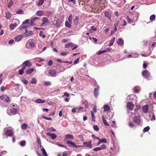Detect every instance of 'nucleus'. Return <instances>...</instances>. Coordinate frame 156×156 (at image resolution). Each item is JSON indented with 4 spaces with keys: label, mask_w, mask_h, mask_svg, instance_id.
<instances>
[{
    "label": "nucleus",
    "mask_w": 156,
    "mask_h": 156,
    "mask_svg": "<svg viewBox=\"0 0 156 156\" xmlns=\"http://www.w3.org/2000/svg\"><path fill=\"white\" fill-rule=\"evenodd\" d=\"M13 108L10 109V112L11 115H14L16 114L19 111L18 109V107L17 105H13Z\"/></svg>",
    "instance_id": "1"
},
{
    "label": "nucleus",
    "mask_w": 156,
    "mask_h": 156,
    "mask_svg": "<svg viewBox=\"0 0 156 156\" xmlns=\"http://www.w3.org/2000/svg\"><path fill=\"white\" fill-rule=\"evenodd\" d=\"M22 65L23 66V67L25 69L27 67L28 68L32 66V63L29 60H27L24 62Z\"/></svg>",
    "instance_id": "2"
},
{
    "label": "nucleus",
    "mask_w": 156,
    "mask_h": 156,
    "mask_svg": "<svg viewBox=\"0 0 156 156\" xmlns=\"http://www.w3.org/2000/svg\"><path fill=\"white\" fill-rule=\"evenodd\" d=\"M105 16L107 17L110 21L112 20V13L108 11H104L103 12Z\"/></svg>",
    "instance_id": "3"
},
{
    "label": "nucleus",
    "mask_w": 156,
    "mask_h": 156,
    "mask_svg": "<svg viewBox=\"0 0 156 156\" xmlns=\"http://www.w3.org/2000/svg\"><path fill=\"white\" fill-rule=\"evenodd\" d=\"M42 22L41 25V26H47L48 24L49 21L48 19L46 17H43L42 19Z\"/></svg>",
    "instance_id": "4"
},
{
    "label": "nucleus",
    "mask_w": 156,
    "mask_h": 156,
    "mask_svg": "<svg viewBox=\"0 0 156 156\" xmlns=\"http://www.w3.org/2000/svg\"><path fill=\"white\" fill-rule=\"evenodd\" d=\"M27 46L28 48H33L35 46V43L32 40H30L27 43Z\"/></svg>",
    "instance_id": "5"
},
{
    "label": "nucleus",
    "mask_w": 156,
    "mask_h": 156,
    "mask_svg": "<svg viewBox=\"0 0 156 156\" xmlns=\"http://www.w3.org/2000/svg\"><path fill=\"white\" fill-rule=\"evenodd\" d=\"M133 121L138 125H140V116L138 115L134 116L133 119Z\"/></svg>",
    "instance_id": "6"
},
{
    "label": "nucleus",
    "mask_w": 156,
    "mask_h": 156,
    "mask_svg": "<svg viewBox=\"0 0 156 156\" xmlns=\"http://www.w3.org/2000/svg\"><path fill=\"white\" fill-rule=\"evenodd\" d=\"M62 22L60 20H54L52 22V24L56 27H59Z\"/></svg>",
    "instance_id": "7"
},
{
    "label": "nucleus",
    "mask_w": 156,
    "mask_h": 156,
    "mask_svg": "<svg viewBox=\"0 0 156 156\" xmlns=\"http://www.w3.org/2000/svg\"><path fill=\"white\" fill-rule=\"evenodd\" d=\"M106 148V146L105 144H103L100 147H97L94 148L93 150L94 151H98L101 150L105 149Z\"/></svg>",
    "instance_id": "8"
},
{
    "label": "nucleus",
    "mask_w": 156,
    "mask_h": 156,
    "mask_svg": "<svg viewBox=\"0 0 156 156\" xmlns=\"http://www.w3.org/2000/svg\"><path fill=\"white\" fill-rule=\"evenodd\" d=\"M5 134L7 137H11L13 136V133L12 130L8 129L5 132Z\"/></svg>",
    "instance_id": "9"
},
{
    "label": "nucleus",
    "mask_w": 156,
    "mask_h": 156,
    "mask_svg": "<svg viewBox=\"0 0 156 156\" xmlns=\"http://www.w3.org/2000/svg\"><path fill=\"white\" fill-rule=\"evenodd\" d=\"M67 144L68 146L70 147L73 146L77 148L79 147V146L76 145L75 143L70 141H67Z\"/></svg>",
    "instance_id": "10"
},
{
    "label": "nucleus",
    "mask_w": 156,
    "mask_h": 156,
    "mask_svg": "<svg viewBox=\"0 0 156 156\" xmlns=\"http://www.w3.org/2000/svg\"><path fill=\"white\" fill-rule=\"evenodd\" d=\"M134 105L131 102H128L127 105V108L130 111L132 110L134 108Z\"/></svg>",
    "instance_id": "11"
},
{
    "label": "nucleus",
    "mask_w": 156,
    "mask_h": 156,
    "mask_svg": "<svg viewBox=\"0 0 156 156\" xmlns=\"http://www.w3.org/2000/svg\"><path fill=\"white\" fill-rule=\"evenodd\" d=\"M142 75L145 78L149 77L150 75V73L148 71L145 70L142 72Z\"/></svg>",
    "instance_id": "12"
},
{
    "label": "nucleus",
    "mask_w": 156,
    "mask_h": 156,
    "mask_svg": "<svg viewBox=\"0 0 156 156\" xmlns=\"http://www.w3.org/2000/svg\"><path fill=\"white\" fill-rule=\"evenodd\" d=\"M128 16H129V17H130V18H131L132 19H135V21L136 22L137 21V20L138 18V17L136 15L134 14L133 13H130L129 15H128Z\"/></svg>",
    "instance_id": "13"
},
{
    "label": "nucleus",
    "mask_w": 156,
    "mask_h": 156,
    "mask_svg": "<svg viewBox=\"0 0 156 156\" xmlns=\"http://www.w3.org/2000/svg\"><path fill=\"white\" fill-rule=\"evenodd\" d=\"M46 135L47 136H50L51 138L53 140L56 138L57 136V135L55 134L51 133H47Z\"/></svg>",
    "instance_id": "14"
},
{
    "label": "nucleus",
    "mask_w": 156,
    "mask_h": 156,
    "mask_svg": "<svg viewBox=\"0 0 156 156\" xmlns=\"http://www.w3.org/2000/svg\"><path fill=\"white\" fill-rule=\"evenodd\" d=\"M23 38L22 35H19L16 36L14 37V39L15 41L16 42H18L20 41Z\"/></svg>",
    "instance_id": "15"
},
{
    "label": "nucleus",
    "mask_w": 156,
    "mask_h": 156,
    "mask_svg": "<svg viewBox=\"0 0 156 156\" xmlns=\"http://www.w3.org/2000/svg\"><path fill=\"white\" fill-rule=\"evenodd\" d=\"M99 89V86H98L97 88H95L94 90V94L95 97L97 98L98 95V90Z\"/></svg>",
    "instance_id": "16"
},
{
    "label": "nucleus",
    "mask_w": 156,
    "mask_h": 156,
    "mask_svg": "<svg viewBox=\"0 0 156 156\" xmlns=\"http://www.w3.org/2000/svg\"><path fill=\"white\" fill-rule=\"evenodd\" d=\"M48 73L51 76H55L56 74V72L53 70H50L49 71Z\"/></svg>",
    "instance_id": "17"
},
{
    "label": "nucleus",
    "mask_w": 156,
    "mask_h": 156,
    "mask_svg": "<svg viewBox=\"0 0 156 156\" xmlns=\"http://www.w3.org/2000/svg\"><path fill=\"white\" fill-rule=\"evenodd\" d=\"M117 44L120 46H122L124 44V41L121 38H119L117 41Z\"/></svg>",
    "instance_id": "18"
},
{
    "label": "nucleus",
    "mask_w": 156,
    "mask_h": 156,
    "mask_svg": "<svg viewBox=\"0 0 156 156\" xmlns=\"http://www.w3.org/2000/svg\"><path fill=\"white\" fill-rule=\"evenodd\" d=\"M127 18V22L128 23H133V22H135V19H132L131 18H130V17H129V16L127 15L126 16Z\"/></svg>",
    "instance_id": "19"
},
{
    "label": "nucleus",
    "mask_w": 156,
    "mask_h": 156,
    "mask_svg": "<svg viewBox=\"0 0 156 156\" xmlns=\"http://www.w3.org/2000/svg\"><path fill=\"white\" fill-rule=\"evenodd\" d=\"M12 14L9 11L5 12V17L7 19H9L12 16Z\"/></svg>",
    "instance_id": "20"
},
{
    "label": "nucleus",
    "mask_w": 156,
    "mask_h": 156,
    "mask_svg": "<svg viewBox=\"0 0 156 156\" xmlns=\"http://www.w3.org/2000/svg\"><path fill=\"white\" fill-rule=\"evenodd\" d=\"M148 109V105H144L143 107V111L145 113H147V112Z\"/></svg>",
    "instance_id": "21"
},
{
    "label": "nucleus",
    "mask_w": 156,
    "mask_h": 156,
    "mask_svg": "<svg viewBox=\"0 0 156 156\" xmlns=\"http://www.w3.org/2000/svg\"><path fill=\"white\" fill-rule=\"evenodd\" d=\"M65 138L66 139H70L73 140L74 139V137L72 135L67 134L65 136Z\"/></svg>",
    "instance_id": "22"
},
{
    "label": "nucleus",
    "mask_w": 156,
    "mask_h": 156,
    "mask_svg": "<svg viewBox=\"0 0 156 156\" xmlns=\"http://www.w3.org/2000/svg\"><path fill=\"white\" fill-rule=\"evenodd\" d=\"M34 69L33 68H31L27 70L25 72L27 74H30L32 73L34 71Z\"/></svg>",
    "instance_id": "23"
},
{
    "label": "nucleus",
    "mask_w": 156,
    "mask_h": 156,
    "mask_svg": "<svg viewBox=\"0 0 156 156\" xmlns=\"http://www.w3.org/2000/svg\"><path fill=\"white\" fill-rule=\"evenodd\" d=\"M44 12L43 11H39L37 12L36 15L38 16H42L43 15Z\"/></svg>",
    "instance_id": "24"
},
{
    "label": "nucleus",
    "mask_w": 156,
    "mask_h": 156,
    "mask_svg": "<svg viewBox=\"0 0 156 156\" xmlns=\"http://www.w3.org/2000/svg\"><path fill=\"white\" fill-rule=\"evenodd\" d=\"M103 108L105 112L108 111L110 110V107L108 105H106L103 106Z\"/></svg>",
    "instance_id": "25"
},
{
    "label": "nucleus",
    "mask_w": 156,
    "mask_h": 156,
    "mask_svg": "<svg viewBox=\"0 0 156 156\" xmlns=\"http://www.w3.org/2000/svg\"><path fill=\"white\" fill-rule=\"evenodd\" d=\"M24 34L26 37L31 36L33 34L32 31L31 30L28 31L27 33H25Z\"/></svg>",
    "instance_id": "26"
},
{
    "label": "nucleus",
    "mask_w": 156,
    "mask_h": 156,
    "mask_svg": "<svg viewBox=\"0 0 156 156\" xmlns=\"http://www.w3.org/2000/svg\"><path fill=\"white\" fill-rule=\"evenodd\" d=\"M41 148V150L44 156H48V155L47 153L46 152V151L45 149L44 148L43 146H42V147Z\"/></svg>",
    "instance_id": "27"
},
{
    "label": "nucleus",
    "mask_w": 156,
    "mask_h": 156,
    "mask_svg": "<svg viewBox=\"0 0 156 156\" xmlns=\"http://www.w3.org/2000/svg\"><path fill=\"white\" fill-rule=\"evenodd\" d=\"M35 102L37 103H44L45 102V101L41 99H38L36 100Z\"/></svg>",
    "instance_id": "28"
},
{
    "label": "nucleus",
    "mask_w": 156,
    "mask_h": 156,
    "mask_svg": "<svg viewBox=\"0 0 156 156\" xmlns=\"http://www.w3.org/2000/svg\"><path fill=\"white\" fill-rule=\"evenodd\" d=\"M74 46V44L72 43L69 42L66 43L65 45V48H68L69 47H72Z\"/></svg>",
    "instance_id": "29"
},
{
    "label": "nucleus",
    "mask_w": 156,
    "mask_h": 156,
    "mask_svg": "<svg viewBox=\"0 0 156 156\" xmlns=\"http://www.w3.org/2000/svg\"><path fill=\"white\" fill-rule=\"evenodd\" d=\"M102 118L103 120V122L104 124L105 125L107 126H109V124L107 122V121L105 119V118L104 116H102Z\"/></svg>",
    "instance_id": "30"
},
{
    "label": "nucleus",
    "mask_w": 156,
    "mask_h": 156,
    "mask_svg": "<svg viewBox=\"0 0 156 156\" xmlns=\"http://www.w3.org/2000/svg\"><path fill=\"white\" fill-rule=\"evenodd\" d=\"M17 24L16 23L11 24L9 26V28L10 29L13 30L17 26Z\"/></svg>",
    "instance_id": "31"
},
{
    "label": "nucleus",
    "mask_w": 156,
    "mask_h": 156,
    "mask_svg": "<svg viewBox=\"0 0 156 156\" xmlns=\"http://www.w3.org/2000/svg\"><path fill=\"white\" fill-rule=\"evenodd\" d=\"M28 125L25 123L23 124L21 126V128L23 130L26 129Z\"/></svg>",
    "instance_id": "32"
},
{
    "label": "nucleus",
    "mask_w": 156,
    "mask_h": 156,
    "mask_svg": "<svg viewBox=\"0 0 156 156\" xmlns=\"http://www.w3.org/2000/svg\"><path fill=\"white\" fill-rule=\"evenodd\" d=\"M44 0H40L38 3L36 2V4L39 6L42 5L44 3Z\"/></svg>",
    "instance_id": "33"
},
{
    "label": "nucleus",
    "mask_w": 156,
    "mask_h": 156,
    "mask_svg": "<svg viewBox=\"0 0 156 156\" xmlns=\"http://www.w3.org/2000/svg\"><path fill=\"white\" fill-rule=\"evenodd\" d=\"M115 37H114L110 41V42L108 44V45L109 46H111L112 45L115 41Z\"/></svg>",
    "instance_id": "34"
},
{
    "label": "nucleus",
    "mask_w": 156,
    "mask_h": 156,
    "mask_svg": "<svg viewBox=\"0 0 156 156\" xmlns=\"http://www.w3.org/2000/svg\"><path fill=\"white\" fill-rule=\"evenodd\" d=\"M91 144V141H87V142H84L83 143V144L84 145L86 146H87V147H88V146H89V145H90V144Z\"/></svg>",
    "instance_id": "35"
},
{
    "label": "nucleus",
    "mask_w": 156,
    "mask_h": 156,
    "mask_svg": "<svg viewBox=\"0 0 156 156\" xmlns=\"http://www.w3.org/2000/svg\"><path fill=\"white\" fill-rule=\"evenodd\" d=\"M156 18V16L155 15L153 14L151 15L150 17V20L151 21H153Z\"/></svg>",
    "instance_id": "36"
},
{
    "label": "nucleus",
    "mask_w": 156,
    "mask_h": 156,
    "mask_svg": "<svg viewBox=\"0 0 156 156\" xmlns=\"http://www.w3.org/2000/svg\"><path fill=\"white\" fill-rule=\"evenodd\" d=\"M79 18L78 17H76L74 20V24L75 25H77L78 23Z\"/></svg>",
    "instance_id": "37"
},
{
    "label": "nucleus",
    "mask_w": 156,
    "mask_h": 156,
    "mask_svg": "<svg viewBox=\"0 0 156 156\" xmlns=\"http://www.w3.org/2000/svg\"><path fill=\"white\" fill-rule=\"evenodd\" d=\"M25 69L22 67L21 69H20L19 70V73L20 75H22L24 73V70Z\"/></svg>",
    "instance_id": "38"
},
{
    "label": "nucleus",
    "mask_w": 156,
    "mask_h": 156,
    "mask_svg": "<svg viewBox=\"0 0 156 156\" xmlns=\"http://www.w3.org/2000/svg\"><path fill=\"white\" fill-rule=\"evenodd\" d=\"M72 19H73V15L72 14H70L68 18V20L69 22L70 23H71L72 21Z\"/></svg>",
    "instance_id": "39"
},
{
    "label": "nucleus",
    "mask_w": 156,
    "mask_h": 156,
    "mask_svg": "<svg viewBox=\"0 0 156 156\" xmlns=\"http://www.w3.org/2000/svg\"><path fill=\"white\" fill-rule=\"evenodd\" d=\"M37 81L35 78H33L30 81V83L33 84H35L37 83Z\"/></svg>",
    "instance_id": "40"
},
{
    "label": "nucleus",
    "mask_w": 156,
    "mask_h": 156,
    "mask_svg": "<svg viewBox=\"0 0 156 156\" xmlns=\"http://www.w3.org/2000/svg\"><path fill=\"white\" fill-rule=\"evenodd\" d=\"M16 13L19 14H24V12L22 9H20L18 11H17Z\"/></svg>",
    "instance_id": "41"
},
{
    "label": "nucleus",
    "mask_w": 156,
    "mask_h": 156,
    "mask_svg": "<svg viewBox=\"0 0 156 156\" xmlns=\"http://www.w3.org/2000/svg\"><path fill=\"white\" fill-rule=\"evenodd\" d=\"M70 23L69 22V23L67 21H66L65 22V26L68 28H70L71 27Z\"/></svg>",
    "instance_id": "42"
},
{
    "label": "nucleus",
    "mask_w": 156,
    "mask_h": 156,
    "mask_svg": "<svg viewBox=\"0 0 156 156\" xmlns=\"http://www.w3.org/2000/svg\"><path fill=\"white\" fill-rule=\"evenodd\" d=\"M39 36L42 37L43 38H45L46 37V35L44 34L42 31H41L39 34Z\"/></svg>",
    "instance_id": "43"
},
{
    "label": "nucleus",
    "mask_w": 156,
    "mask_h": 156,
    "mask_svg": "<svg viewBox=\"0 0 156 156\" xmlns=\"http://www.w3.org/2000/svg\"><path fill=\"white\" fill-rule=\"evenodd\" d=\"M91 115L92 116V120L94 122H95V119H94V114L92 111H91Z\"/></svg>",
    "instance_id": "44"
},
{
    "label": "nucleus",
    "mask_w": 156,
    "mask_h": 156,
    "mask_svg": "<svg viewBox=\"0 0 156 156\" xmlns=\"http://www.w3.org/2000/svg\"><path fill=\"white\" fill-rule=\"evenodd\" d=\"M29 24L26 25H22L20 27V29L21 30L25 29L26 28L29 27Z\"/></svg>",
    "instance_id": "45"
},
{
    "label": "nucleus",
    "mask_w": 156,
    "mask_h": 156,
    "mask_svg": "<svg viewBox=\"0 0 156 156\" xmlns=\"http://www.w3.org/2000/svg\"><path fill=\"white\" fill-rule=\"evenodd\" d=\"M150 129V127L149 126H147L146 127H145L143 130V131L144 132H146L148 131Z\"/></svg>",
    "instance_id": "46"
},
{
    "label": "nucleus",
    "mask_w": 156,
    "mask_h": 156,
    "mask_svg": "<svg viewBox=\"0 0 156 156\" xmlns=\"http://www.w3.org/2000/svg\"><path fill=\"white\" fill-rule=\"evenodd\" d=\"M26 141L25 140H23L20 142V145L22 147H24L26 145Z\"/></svg>",
    "instance_id": "47"
},
{
    "label": "nucleus",
    "mask_w": 156,
    "mask_h": 156,
    "mask_svg": "<svg viewBox=\"0 0 156 156\" xmlns=\"http://www.w3.org/2000/svg\"><path fill=\"white\" fill-rule=\"evenodd\" d=\"M21 80L25 85H27L28 83V81L24 79H21Z\"/></svg>",
    "instance_id": "48"
},
{
    "label": "nucleus",
    "mask_w": 156,
    "mask_h": 156,
    "mask_svg": "<svg viewBox=\"0 0 156 156\" xmlns=\"http://www.w3.org/2000/svg\"><path fill=\"white\" fill-rule=\"evenodd\" d=\"M48 131L50 132H55V131L56 130L53 127H51L50 128H49L48 129Z\"/></svg>",
    "instance_id": "49"
},
{
    "label": "nucleus",
    "mask_w": 156,
    "mask_h": 156,
    "mask_svg": "<svg viewBox=\"0 0 156 156\" xmlns=\"http://www.w3.org/2000/svg\"><path fill=\"white\" fill-rule=\"evenodd\" d=\"M94 129L96 131H98L99 130V128L97 125H94L93 126Z\"/></svg>",
    "instance_id": "50"
},
{
    "label": "nucleus",
    "mask_w": 156,
    "mask_h": 156,
    "mask_svg": "<svg viewBox=\"0 0 156 156\" xmlns=\"http://www.w3.org/2000/svg\"><path fill=\"white\" fill-rule=\"evenodd\" d=\"M44 84L46 86H49L51 85V83L50 82L46 81L44 82Z\"/></svg>",
    "instance_id": "51"
},
{
    "label": "nucleus",
    "mask_w": 156,
    "mask_h": 156,
    "mask_svg": "<svg viewBox=\"0 0 156 156\" xmlns=\"http://www.w3.org/2000/svg\"><path fill=\"white\" fill-rule=\"evenodd\" d=\"M53 63V61L52 60H50L48 62V65L49 66H51Z\"/></svg>",
    "instance_id": "52"
},
{
    "label": "nucleus",
    "mask_w": 156,
    "mask_h": 156,
    "mask_svg": "<svg viewBox=\"0 0 156 156\" xmlns=\"http://www.w3.org/2000/svg\"><path fill=\"white\" fill-rule=\"evenodd\" d=\"M13 3V1L12 0H11L10 2L9 3L8 5V7L10 8V7L12 5Z\"/></svg>",
    "instance_id": "53"
},
{
    "label": "nucleus",
    "mask_w": 156,
    "mask_h": 156,
    "mask_svg": "<svg viewBox=\"0 0 156 156\" xmlns=\"http://www.w3.org/2000/svg\"><path fill=\"white\" fill-rule=\"evenodd\" d=\"M106 52V50H103L102 51H99L98 53V55H101L103 53H104L105 52Z\"/></svg>",
    "instance_id": "54"
},
{
    "label": "nucleus",
    "mask_w": 156,
    "mask_h": 156,
    "mask_svg": "<svg viewBox=\"0 0 156 156\" xmlns=\"http://www.w3.org/2000/svg\"><path fill=\"white\" fill-rule=\"evenodd\" d=\"M129 125L131 127H134V125L133 123L132 122H130L129 123Z\"/></svg>",
    "instance_id": "55"
},
{
    "label": "nucleus",
    "mask_w": 156,
    "mask_h": 156,
    "mask_svg": "<svg viewBox=\"0 0 156 156\" xmlns=\"http://www.w3.org/2000/svg\"><path fill=\"white\" fill-rule=\"evenodd\" d=\"M30 24V20H29L27 19V20H26L23 23V24Z\"/></svg>",
    "instance_id": "56"
},
{
    "label": "nucleus",
    "mask_w": 156,
    "mask_h": 156,
    "mask_svg": "<svg viewBox=\"0 0 156 156\" xmlns=\"http://www.w3.org/2000/svg\"><path fill=\"white\" fill-rule=\"evenodd\" d=\"M100 141H101V143H107V141L104 138L102 139H100Z\"/></svg>",
    "instance_id": "57"
},
{
    "label": "nucleus",
    "mask_w": 156,
    "mask_h": 156,
    "mask_svg": "<svg viewBox=\"0 0 156 156\" xmlns=\"http://www.w3.org/2000/svg\"><path fill=\"white\" fill-rule=\"evenodd\" d=\"M42 118L43 119H46V120H51V118L47 117H46V116H42Z\"/></svg>",
    "instance_id": "58"
},
{
    "label": "nucleus",
    "mask_w": 156,
    "mask_h": 156,
    "mask_svg": "<svg viewBox=\"0 0 156 156\" xmlns=\"http://www.w3.org/2000/svg\"><path fill=\"white\" fill-rule=\"evenodd\" d=\"M5 87L4 86H2L0 88V90L1 91H4L5 90Z\"/></svg>",
    "instance_id": "59"
},
{
    "label": "nucleus",
    "mask_w": 156,
    "mask_h": 156,
    "mask_svg": "<svg viewBox=\"0 0 156 156\" xmlns=\"http://www.w3.org/2000/svg\"><path fill=\"white\" fill-rule=\"evenodd\" d=\"M122 25L123 26H125L127 24L126 21L124 20H122Z\"/></svg>",
    "instance_id": "60"
},
{
    "label": "nucleus",
    "mask_w": 156,
    "mask_h": 156,
    "mask_svg": "<svg viewBox=\"0 0 156 156\" xmlns=\"http://www.w3.org/2000/svg\"><path fill=\"white\" fill-rule=\"evenodd\" d=\"M58 146H60V147H65V148H66V146H65V145H63V144H61L58 143H57L56 144Z\"/></svg>",
    "instance_id": "61"
},
{
    "label": "nucleus",
    "mask_w": 156,
    "mask_h": 156,
    "mask_svg": "<svg viewBox=\"0 0 156 156\" xmlns=\"http://www.w3.org/2000/svg\"><path fill=\"white\" fill-rule=\"evenodd\" d=\"M80 59V58H78L74 62V64H76L79 61V60Z\"/></svg>",
    "instance_id": "62"
},
{
    "label": "nucleus",
    "mask_w": 156,
    "mask_h": 156,
    "mask_svg": "<svg viewBox=\"0 0 156 156\" xmlns=\"http://www.w3.org/2000/svg\"><path fill=\"white\" fill-rule=\"evenodd\" d=\"M5 100H6L7 102H9V101L10 99L8 96L6 95L5 96Z\"/></svg>",
    "instance_id": "63"
},
{
    "label": "nucleus",
    "mask_w": 156,
    "mask_h": 156,
    "mask_svg": "<svg viewBox=\"0 0 156 156\" xmlns=\"http://www.w3.org/2000/svg\"><path fill=\"white\" fill-rule=\"evenodd\" d=\"M34 21L32 19H31L30 20V25L32 26H34L35 25V24H34Z\"/></svg>",
    "instance_id": "64"
}]
</instances>
